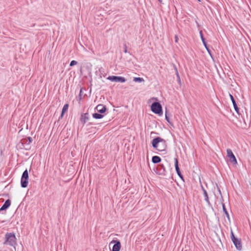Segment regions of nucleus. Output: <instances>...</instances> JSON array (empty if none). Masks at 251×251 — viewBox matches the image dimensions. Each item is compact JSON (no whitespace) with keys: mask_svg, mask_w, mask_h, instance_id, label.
<instances>
[{"mask_svg":"<svg viewBox=\"0 0 251 251\" xmlns=\"http://www.w3.org/2000/svg\"><path fill=\"white\" fill-rule=\"evenodd\" d=\"M198 1L200 2L201 0H197Z\"/></svg>","mask_w":251,"mask_h":251,"instance_id":"2f4dec72","label":"nucleus"},{"mask_svg":"<svg viewBox=\"0 0 251 251\" xmlns=\"http://www.w3.org/2000/svg\"><path fill=\"white\" fill-rule=\"evenodd\" d=\"M165 119L169 123L171 124V122L170 121V118L169 117L168 113L167 110H166V112H165Z\"/></svg>","mask_w":251,"mask_h":251,"instance_id":"b1692460","label":"nucleus"},{"mask_svg":"<svg viewBox=\"0 0 251 251\" xmlns=\"http://www.w3.org/2000/svg\"><path fill=\"white\" fill-rule=\"evenodd\" d=\"M95 109L97 110L98 112L103 114L106 112L107 107L103 104H100L96 106Z\"/></svg>","mask_w":251,"mask_h":251,"instance_id":"9d476101","label":"nucleus"},{"mask_svg":"<svg viewBox=\"0 0 251 251\" xmlns=\"http://www.w3.org/2000/svg\"><path fill=\"white\" fill-rule=\"evenodd\" d=\"M203 195H204L205 201L209 203V199H208V194H207V193L206 190H204Z\"/></svg>","mask_w":251,"mask_h":251,"instance_id":"4be33fe9","label":"nucleus"},{"mask_svg":"<svg viewBox=\"0 0 251 251\" xmlns=\"http://www.w3.org/2000/svg\"><path fill=\"white\" fill-rule=\"evenodd\" d=\"M230 97L231 100L232 101V104H233V107H234V108L235 111L239 115H241V114L239 112V108H238V107L236 104V101H235L233 96L230 94Z\"/></svg>","mask_w":251,"mask_h":251,"instance_id":"4468645a","label":"nucleus"},{"mask_svg":"<svg viewBox=\"0 0 251 251\" xmlns=\"http://www.w3.org/2000/svg\"><path fill=\"white\" fill-rule=\"evenodd\" d=\"M114 244V245L112 247V251H120L121 248V242L118 240H113L110 243V245L111 244Z\"/></svg>","mask_w":251,"mask_h":251,"instance_id":"423d86ee","label":"nucleus"},{"mask_svg":"<svg viewBox=\"0 0 251 251\" xmlns=\"http://www.w3.org/2000/svg\"><path fill=\"white\" fill-rule=\"evenodd\" d=\"M175 69H176V74L177 78V80H178V82L179 83V84H180V83H181L180 78L178 71L176 67H175Z\"/></svg>","mask_w":251,"mask_h":251,"instance_id":"5701e85b","label":"nucleus"},{"mask_svg":"<svg viewBox=\"0 0 251 251\" xmlns=\"http://www.w3.org/2000/svg\"><path fill=\"white\" fill-rule=\"evenodd\" d=\"M175 167L178 176L181 178H183V176L181 174L180 172L179 166H178V161L177 158H175Z\"/></svg>","mask_w":251,"mask_h":251,"instance_id":"9b49d317","label":"nucleus"},{"mask_svg":"<svg viewBox=\"0 0 251 251\" xmlns=\"http://www.w3.org/2000/svg\"><path fill=\"white\" fill-rule=\"evenodd\" d=\"M200 35L201 38V41L202 42V43H203L204 46L205 47V49H206V50H207V51L208 52L209 54L210 55H211V51H210V49H209V48L208 47V45L206 44V42L205 41V39L204 38V36H203V33H202V31L201 30L200 31Z\"/></svg>","mask_w":251,"mask_h":251,"instance_id":"f8f14e48","label":"nucleus"},{"mask_svg":"<svg viewBox=\"0 0 251 251\" xmlns=\"http://www.w3.org/2000/svg\"><path fill=\"white\" fill-rule=\"evenodd\" d=\"M175 38V42L177 43L178 41V37L177 35H176Z\"/></svg>","mask_w":251,"mask_h":251,"instance_id":"cd10ccee","label":"nucleus"},{"mask_svg":"<svg viewBox=\"0 0 251 251\" xmlns=\"http://www.w3.org/2000/svg\"><path fill=\"white\" fill-rule=\"evenodd\" d=\"M156 173L158 175L161 176H165L166 175V171L163 164H161L157 166Z\"/></svg>","mask_w":251,"mask_h":251,"instance_id":"6e6552de","label":"nucleus"},{"mask_svg":"<svg viewBox=\"0 0 251 251\" xmlns=\"http://www.w3.org/2000/svg\"><path fill=\"white\" fill-rule=\"evenodd\" d=\"M133 81H135V82H142L143 81H144V80L142 77H134Z\"/></svg>","mask_w":251,"mask_h":251,"instance_id":"412c9836","label":"nucleus"},{"mask_svg":"<svg viewBox=\"0 0 251 251\" xmlns=\"http://www.w3.org/2000/svg\"><path fill=\"white\" fill-rule=\"evenodd\" d=\"M151 110L153 113L159 115L163 114L162 107L159 102H153L151 105Z\"/></svg>","mask_w":251,"mask_h":251,"instance_id":"7ed1b4c3","label":"nucleus"},{"mask_svg":"<svg viewBox=\"0 0 251 251\" xmlns=\"http://www.w3.org/2000/svg\"><path fill=\"white\" fill-rule=\"evenodd\" d=\"M107 79L113 82H120L122 83L125 82L126 81V79L124 77L115 75L109 76L107 77Z\"/></svg>","mask_w":251,"mask_h":251,"instance_id":"39448f33","label":"nucleus"},{"mask_svg":"<svg viewBox=\"0 0 251 251\" xmlns=\"http://www.w3.org/2000/svg\"><path fill=\"white\" fill-rule=\"evenodd\" d=\"M68 107H69V104H68V103L65 104L63 106V107L62 109L61 115L59 118V120L62 119L65 113L68 110Z\"/></svg>","mask_w":251,"mask_h":251,"instance_id":"f3484780","label":"nucleus"},{"mask_svg":"<svg viewBox=\"0 0 251 251\" xmlns=\"http://www.w3.org/2000/svg\"><path fill=\"white\" fill-rule=\"evenodd\" d=\"M81 95H82V89L80 90L79 95V100H80L81 99Z\"/></svg>","mask_w":251,"mask_h":251,"instance_id":"c85d7f7f","label":"nucleus"},{"mask_svg":"<svg viewBox=\"0 0 251 251\" xmlns=\"http://www.w3.org/2000/svg\"><path fill=\"white\" fill-rule=\"evenodd\" d=\"M77 62L76 61H75V60H72L70 62V66H73L77 64Z\"/></svg>","mask_w":251,"mask_h":251,"instance_id":"393cba45","label":"nucleus"},{"mask_svg":"<svg viewBox=\"0 0 251 251\" xmlns=\"http://www.w3.org/2000/svg\"><path fill=\"white\" fill-rule=\"evenodd\" d=\"M28 177V171L26 169L23 172L21 179V185L22 188H26L27 186Z\"/></svg>","mask_w":251,"mask_h":251,"instance_id":"20e7f679","label":"nucleus"},{"mask_svg":"<svg viewBox=\"0 0 251 251\" xmlns=\"http://www.w3.org/2000/svg\"><path fill=\"white\" fill-rule=\"evenodd\" d=\"M232 242L235 245L236 248L238 250H241L242 249V246L241 243V241L240 239L237 238H234L233 240H232Z\"/></svg>","mask_w":251,"mask_h":251,"instance_id":"1a4fd4ad","label":"nucleus"},{"mask_svg":"<svg viewBox=\"0 0 251 251\" xmlns=\"http://www.w3.org/2000/svg\"><path fill=\"white\" fill-rule=\"evenodd\" d=\"M10 205L11 201L9 199L7 200L0 208V211L5 210L10 206Z\"/></svg>","mask_w":251,"mask_h":251,"instance_id":"dca6fc26","label":"nucleus"},{"mask_svg":"<svg viewBox=\"0 0 251 251\" xmlns=\"http://www.w3.org/2000/svg\"><path fill=\"white\" fill-rule=\"evenodd\" d=\"M152 147L159 151H165L167 148L166 141L160 137L154 138L151 142Z\"/></svg>","mask_w":251,"mask_h":251,"instance_id":"f257e3e1","label":"nucleus"},{"mask_svg":"<svg viewBox=\"0 0 251 251\" xmlns=\"http://www.w3.org/2000/svg\"><path fill=\"white\" fill-rule=\"evenodd\" d=\"M89 114L88 113H85L82 114L80 118V121L83 126L86 123V122L89 120Z\"/></svg>","mask_w":251,"mask_h":251,"instance_id":"ddd939ff","label":"nucleus"},{"mask_svg":"<svg viewBox=\"0 0 251 251\" xmlns=\"http://www.w3.org/2000/svg\"><path fill=\"white\" fill-rule=\"evenodd\" d=\"M217 189L218 190V191L220 192V188L219 187V186H218V185L217 184Z\"/></svg>","mask_w":251,"mask_h":251,"instance_id":"7c9ffc66","label":"nucleus"},{"mask_svg":"<svg viewBox=\"0 0 251 251\" xmlns=\"http://www.w3.org/2000/svg\"><path fill=\"white\" fill-rule=\"evenodd\" d=\"M226 152L227 155L229 158L230 162L233 164H236L237 163V161L232 151L230 149H228L227 150Z\"/></svg>","mask_w":251,"mask_h":251,"instance_id":"0eeeda50","label":"nucleus"},{"mask_svg":"<svg viewBox=\"0 0 251 251\" xmlns=\"http://www.w3.org/2000/svg\"><path fill=\"white\" fill-rule=\"evenodd\" d=\"M201 189H202L203 192H204V190H205V189L203 188V187L202 185H201Z\"/></svg>","mask_w":251,"mask_h":251,"instance_id":"c756f323","label":"nucleus"},{"mask_svg":"<svg viewBox=\"0 0 251 251\" xmlns=\"http://www.w3.org/2000/svg\"><path fill=\"white\" fill-rule=\"evenodd\" d=\"M3 244L4 245H8L15 248L17 243V238L15 233L13 232L6 233L4 236V241Z\"/></svg>","mask_w":251,"mask_h":251,"instance_id":"f03ea898","label":"nucleus"},{"mask_svg":"<svg viewBox=\"0 0 251 251\" xmlns=\"http://www.w3.org/2000/svg\"><path fill=\"white\" fill-rule=\"evenodd\" d=\"M161 161V158L158 156H153L152 157V162L154 164L160 163Z\"/></svg>","mask_w":251,"mask_h":251,"instance_id":"a211bd4d","label":"nucleus"},{"mask_svg":"<svg viewBox=\"0 0 251 251\" xmlns=\"http://www.w3.org/2000/svg\"><path fill=\"white\" fill-rule=\"evenodd\" d=\"M234 238H236V237L234 236V235L233 232L231 231V238L232 241L233 240Z\"/></svg>","mask_w":251,"mask_h":251,"instance_id":"bb28decb","label":"nucleus"},{"mask_svg":"<svg viewBox=\"0 0 251 251\" xmlns=\"http://www.w3.org/2000/svg\"><path fill=\"white\" fill-rule=\"evenodd\" d=\"M32 139L30 137H28L27 138L23 139L21 140L22 144L24 146H29L30 144L32 142Z\"/></svg>","mask_w":251,"mask_h":251,"instance_id":"2eb2a0df","label":"nucleus"},{"mask_svg":"<svg viewBox=\"0 0 251 251\" xmlns=\"http://www.w3.org/2000/svg\"><path fill=\"white\" fill-rule=\"evenodd\" d=\"M93 117L96 119H101L104 117V115L101 113H95L92 115Z\"/></svg>","mask_w":251,"mask_h":251,"instance_id":"6ab92c4d","label":"nucleus"},{"mask_svg":"<svg viewBox=\"0 0 251 251\" xmlns=\"http://www.w3.org/2000/svg\"><path fill=\"white\" fill-rule=\"evenodd\" d=\"M222 208H223V211L225 213V214H226V215L227 217V218H228V219L229 220V214L226 208V206H225V204L223 203V202H222Z\"/></svg>","mask_w":251,"mask_h":251,"instance_id":"aec40b11","label":"nucleus"},{"mask_svg":"<svg viewBox=\"0 0 251 251\" xmlns=\"http://www.w3.org/2000/svg\"><path fill=\"white\" fill-rule=\"evenodd\" d=\"M159 0V1H161V0Z\"/></svg>","mask_w":251,"mask_h":251,"instance_id":"473e14b6","label":"nucleus"},{"mask_svg":"<svg viewBox=\"0 0 251 251\" xmlns=\"http://www.w3.org/2000/svg\"><path fill=\"white\" fill-rule=\"evenodd\" d=\"M124 52H125V53L127 52V46L126 44H124Z\"/></svg>","mask_w":251,"mask_h":251,"instance_id":"a878e982","label":"nucleus"}]
</instances>
